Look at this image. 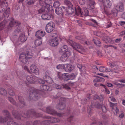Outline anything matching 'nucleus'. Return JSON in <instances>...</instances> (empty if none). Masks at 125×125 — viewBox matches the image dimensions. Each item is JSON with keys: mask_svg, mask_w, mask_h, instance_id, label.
I'll return each instance as SVG.
<instances>
[{"mask_svg": "<svg viewBox=\"0 0 125 125\" xmlns=\"http://www.w3.org/2000/svg\"><path fill=\"white\" fill-rule=\"evenodd\" d=\"M52 88L49 86L45 85H42L40 86V89L36 90L33 87H31L29 89L27 90V93L29 94L30 97H31V95L32 94V96L33 97L32 98L33 100L36 101L38 100L41 98L42 96V95L40 94V91H49L51 90Z\"/></svg>", "mask_w": 125, "mask_h": 125, "instance_id": "nucleus-1", "label": "nucleus"}, {"mask_svg": "<svg viewBox=\"0 0 125 125\" xmlns=\"http://www.w3.org/2000/svg\"><path fill=\"white\" fill-rule=\"evenodd\" d=\"M52 3L51 0H45L44 2L40 1V4L42 7L37 10V14H39L42 12L53 10V7L50 5Z\"/></svg>", "mask_w": 125, "mask_h": 125, "instance_id": "nucleus-2", "label": "nucleus"}, {"mask_svg": "<svg viewBox=\"0 0 125 125\" xmlns=\"http://www.w3.org/2000/svg\"><path fill=\"white\" fill-rule=\"evenodd\" d=\"M14 111H12V113L13 115L16 118L18 119H21V117H22L25 118L29 117L30 116H31V115L36 117H40L42 116V114L39 113H36L33 109L29 110L27 112L26 114H25V113H24L22 114L21 115H20L19 114L14 113Z\"/></svg>", "mask_w": 125, "mask_h": 125, "instance_id": "nucleus-3", "label": "nucleus"}, {"mask_svg": "<svg viewBox=\"0 0 125 125\" xmlns=\"http://www.w3.org/2000/svg\"><path fill=\"white\" fill-rule=\"evenodd\" d=\"M67 42L73 47L74 49L76 50L79 52L83 54V52L85 51L83 48L80 44L75 42L69 39L67 41Z\"/></svg>", "mask_w": 125, "mask_h": 125, "instance_id": "nucleus-4", "label": "nucleus"}, {"mask_svg": "<svg viewBox=\"0 0 125 125\" xmlns=\"http://www.w3.org/2000/svg\"><path fill=\"white\" fill-rule=\"evenodd\" d=\"M114 8L111 10V14L114 16H117L118 11H122L124 9L123 3L120 2L115 4Z\"/></svg>", "mask_w": 125, "mask_h": 125, "instance_id": "nucleus-5", "label": "nucleus"}, {"mask_svg": "<svg viewBox=\"0 0 125 125\" xmlns=\"http://www.w3.org/2000/svg\"><path fill=\"white\" fill-rule=\"evenodd\" d=\"M75 14L78 16L83 17V16H87L88 14V11L86 7H84L83 10L81 11V9L78 6H76L75 8Z\"/></svg>", "mask_w": 125, "mask_h": 125, "instance_id": "nucleus-6", "label": "nucleus"}, {"mask_svg": "<svg viewBox=\"0 0 125 125\" xmlns=\"http://www.w3.org/2000/svg\"><path fill=\"white\" fill-rule=\"evenodd\" d=\"M104 7L102 10V13L107 15L111 14V11L110 12L108 8H110L112 5V2L109 0H104Z\"/></svg>", "mask_w": 125, "mask_h": 125, "instance_id": "nucleus-7", "label": "nucleus"}, {"mask_svg": "<svg viewBox=\"0 0 125 125\" xmlns=\"http://www.w3.org/2000/svg\"><path fill=\"white\" fill-rule=\"evenodd\" d=\"M58 76L59 78L60 79L63 80L65 81L73 79L75 78L76 76L73 73H72L70 74H69L68 73L61 74L60 72L58 73Z\"/></svg>", "mask_w": 125, "mask_h": 125, "instance_id": "nucleus-8", "label": "nucleus"}, {"mask_svg": "<svg viewBox=\"0 0 125 125\" xmlns=\"http://www.w3.org/2000/svg\"><path fill=\"white\" fill-rule=\"evenodd\" d=\"M49 72L48 71H46L45 73V76H44L43 78L44 80L40 78L38 82L40 84H44L46 82L50 83H53V80L49 76Z\"/></svg>", "mask_w": 125, "mask_h": 125, "instance_id": "nucleus-9", "label": "nucleus"}, {"mask_svg": "<svg viewBox=\"0 0 125 125\" xmlns=\"http://www.w3.org/2000/svg\"><path fill=\"white\" fill-rule=\"evenodd\" d=\"M46 112L48 114L54 115H57L61 117L63 116V114L58 113L56 111L52 108L50 106H49L46 108Z\"/></svg>", "mask_w": 125, "mask_h": 125, "instance_id": "nucleus-10", "label": "nucleus"}, {"mask_svg": "<svg viewBox=\"0 0 125 125\" xmlns=\"http://www.w3.org/2000/svg\"><path fill=\"white\" fill-rule=\"evenodd\" d=\"M39 78L31 75L27 76L26 77L27 81L30 83H34L36 82H38Z\"/></svg>", "mask_w": 125, "mask_h": 125, "instance_id": "nucleus-11", "label": "nucleus"}, {"mask_svg": "<svg viewBox=\"0 0 125 125\" xmlns=\"http://www.w3.org/2000/svg\"><path fill=\"white\" fill-rule=\"evenodd\" d=\"M94 106L96 107L99 108L101 107L103 112H105L106 111V109L105 106L104 105H102L98 102H94L93 104V102H92V105H91V107H93V106Z\"/></svg>", "mask_w": 125, "mask_h": 125, "instance_id": "nucleus-12", "label": "nucleus"}, {"mask_svg": "<svg viewBox=\"0 0 125 125\" xmlns=\"http://www.w3.org/2000/svg\"><path fill=\"white\" fill-rule=\"evenodd\" d=\"M66 100L65 98L61 97L60 100L59 104L56 106V109L58 110H63L65 108V105L63 102Z\"/></svg>", "mask_w": 125, "mask_h": 125, "instance_id": "nucleus-13", "label": "nucleus"}, {"mask_svg": "<svg viewBox=\"0 0 125 125\" xmlns=\"http://www.w3.org/2000/svg\"><path fill=\"white\" fill-rule=\"evenodd\" d=\"M54 25L52 22H50L47 24L45 28L46 32L48 33L52 32L53 30Z\"/></svg>", "mask_w": 125, "mask_h": 125, "instance_id": "nucleus-14", "label": "nucleus"}, {"mask_svg": "<svg viewBox=\"0 0 125 125\" xmlns=\"http://www.w3.org/2000/svg\"><path fill=\"white\" fill-rule=\"evenodd\" d=\"M110 106L112 108L113 111L114 115H116L118 113L119 110L117 107V103H114L111 102H110Z\"/></svg>", "mask_w": 125, "mask_h": 125, "instance_id": "nucleus-15", "label": "nucleus"}, {"mask_svg": "<svg viewBox=\"0 0 125 125\" xmlns=\"http://www.w3.org/2000/svg\"><path fill=\"white\" fill-rule=\"evenodd\" d=\"M49 42L50 45L52 47H55L58 45L59 41L55 37L54 38L50 40Z\"/></svg>", "mask_w": 125, "mask_h": 125, "instance_id": "nucleus-16", "label": "nucleus"}, {"mask_svg": "<svg viewBox=\"0 0 125 125\" xmlns=\"http://www.w3.org/2000/svg\"><path fill=\"white\" fill-rule=\"evenodd\" d=\"M19 60L23 63H26L28 61V58L25 53H22L20 54L19 56Z\"/></svg>", "mask_w": 125, "mask_h": 125, "instance_id": "nucleus-17", "label": "nucleus"}, {"mask_svg": "<svg viewBox=\"0 0 125 125\" xmlns=\"http://www.w3.org/2000/svg\"><path fill=\"white\" fill-rule=\"evenodd\" d=\"M99 70L100 71L102 72H112L113 73H117V72L116 70L114 69V70H111L110 69L106 68L103 66H100L99 67Z\"/></svg>", "mask_w": 125, "mask_h": 125, "instance_id": "nucleus-18", "label": "nucleus"}, {"mask_svg": "<svg viewBox=\"0 0 125 125\" xmlns=\"http://www.w3.org/2000/svg\"><path fill=\"white\" fill-rule=\"evenodd\" d=\"M0 5V12H2L4 11L8 6V4L5 0L3 1Z\"/></svg>", "mask_w": 125, "mask_h": 125, "instance_id": "nucleus-19", "label": "nucleus"}, {"mask_svg": "<svg viewBox=\"0 0 125 125\" xmlns=\"http://www.w3.org/2000/svg\"><path fill=\"white\" fill-rule=\"evenodd\" d=\"M62 86L60 85L56 84H53V86L55 88L57 89H60L62 88V87L63 88L67 89L68 90H69L70 89V87H69L68 85L65 84H63L61 85Z\"/></svg>", "mask_w": 125, "mask_h": 125, "instance_id": "nucleus-20", "label": "nucleus"}, {"mask_svg": "<svg viewBox=\"0 0 125 125\" xmlns=\"http://www.w3.org/2000/svg\"><path fill=\"white\" fill-rule=\"evenodd\" d=\"M30 70L32 73L37 75L39 74V70L35 65H31L30 67Z\"/></svg>", "mask_w": 125, "mask_h": 125, "instance_id": "nucleus-21", "label": "nucleus"}, {"mask_svg": "<svg viewBox=\"0 0 125 125\" xmlns=\"http://www.w3.org/2000/svg\"><path fill=\"white\" fill-rule=\"evenodd\" d=\"M42 17L44 20H52L54 18V16L52 14L48 13L42 14Z\"/></svg>", "mask_w": 125, "mask_h": 125, "instance_id": "nucleus-22", "label": "nucleus"}, {"mask_svg": "<svg viewBox=\"0 0 125 125\" xmlns=\"http://www.w3.org/2000/svg\"><path fill=\"white\" fill-rule=\"evenodd\" d=\"M61 59L63 62L66 61L68 59V57L70 56L71 53L70 51H67L66 53H63Z\"/></svg>", "mask_w": 125, "mask_h": 125, "instance_id": "nucleus-23", "label": "nucleus"}, {"mask_svg": "<svg viewBox=\"0 0 125 125\" xmlns=\"http://www.w3.org/2000/svg\"><path fill=\"white\" fill-rule=\"evenodd\" d=\"M45 34L44 31L39 30L37 31L35 33V36L41 39L42 37L44 36Z\"/></svg>", "mask_w": 125, "mask_h": 125, "instance_id": "nucleus-24", "label": "nucleus"}, {"mask_svg": "<svg viewBox=\"0 0 125 125\" xmlns=\"http://www.w3.org/2000/svg\"><path fill=\"white\" fill-rule=\"evenodd\" d=\"M73 69V67L70 64H64V70L66 72H69L72 71Z\"/></svg>", "mask_w": 125, "mask_h": 125, "instance_id": "nucleus-25", "label": "nucleus"}, {"mask_svg": "<svg viewBox=\"0 0 125 125\" xmlns=\"http://www.w3.org/2000/svg\"><path fill=\"white\" fill-rule=\"evenodd\" d=\"M20 24L21 23L20 22L14 20L12 18L11 19L10 22L9 23V26L12 27L15 25L16 26H19Z\"/></svg>", "mask_w": 125, "mask_h": 125, "instance_id": "nucleus-26", "label": "nucleus"}, {"mask_svg": "<svg viewBox=\"0 0 125 125\" xmlns=\"http://www.w3.org/2000/svg\"><path fill=\"white\" fill-rule=\"evenodd\" d=\"M45 118H46L49 119L50 123L58 122L60 121V120L58 118H54L53 117H51L49 116H46Z\"/></svg>", "mask_w": 125, "mask_h": 125, "instance_id": "nucleus-27", "label": "nucleus"}, {"mask_svg": "<svg viewBox=\"0 0 125 125\" xmlns=\"http://www.w3.org/2000/svg\"><path fill=\"white\" fill-rule=\"evenodd\" d=\"M27 37L25 35V33L24 32H21L19 37V40L21 42H25L27 40Z\"/></svg>", "mask_w": 125, "mask_h": 125, "instance_id": "nucleus-28", "label": "nucleus"}, {"mask_svg": "<svg viewBox=\"0 0 125 125\" xmlns=\"http://www.w3.org/2000/svg\"><path fill=\"white\" fill-rule=\"evenodd\" d=\"M104 97L103 95L101 94L100 95V96H98V95H95L93 97L94 99L96 100L97 99L99 100L100 101L101 104H102L103 100L104 98Z\"/></svg>", "mask_w": 125, "mask_h": 125, "instance_id": "nucleus-29", "label": "nucleus"}, {"mask_svg": "<svg viewBox=\"0 0 125 125\" xmlns=\"http://www.w3.org/2000/svg\"><path fill=\"white\" fill-rule=\"evenodd\" d=\"M65 3L68 6L69 9L71 10L72 12H74L75 11V7H74V9H73V5L69 1L67 0H66L65 1Z\"/></svg>", "mask_w": 125, "mask_h": 125, "instance_id": "nucleus-30", "label": "nucleus"}, {"mask_svg": "<svg viewBox=\"0 0 125 125\" xmlns=\"http://www.w3.org/2000/svg\"><path fill=\"white\" fill-rule=\"evenodd\" d=\"M89 1V4L88 6V8L90 10L93 9L94 8V4L95 2L94 1L92 0H87Z\"/></svg>", "mask_w": 125, "mask_h": 125, "instance_id": "nucleus-31", "label": "nucleus"}, {"mask_svg": "<svg viewBox=\"0 0 125 125\" xmlns=\"http://www.w3.org/2000/svg\"><path fill=\"white\" fill-rule=\"evenodd\" d=\"M94 76L97 77L95 79L93 80V82L94 83L102 82L104 81V79L102 77L98 76L96 75H94Z\"/></svg>", "mask_w": 125, "mask_h": 125, "instance_id": "nucleus-32", "label": "nucleus"}, {"mask_svg": "<svg viewBox=\"0 0 125 125\" xmlns=\"http://www.w3.org/2000/svg\"><path fill=\"white\" fill-rule=\"evenodd\" d=\"M7 21L6 20H4L0 23V31L2 30L7 24Z\"/></svg>", "mask_w": 125, "mask_h": 125, "instance_id": "nucleus-33", "label": "nucleus"}, {"mask_svg": "<svg viewBox=\"0 0 125 125\" xmlns=\"http://www.w3.org/2000/svg\"><path fill=\"white\" fill-rule=\"evenodd\" d=\"M10 8H8L3 13V15L5 18H8L9 17L10 13Z\"/></svg>", "mask_w": 125, "mask_h": 125, "instance_id": "nucleus-34", "label": "nucleus"}, {"mask_svg": "<svg viewBox=\"0 0 125 125\" xmlns=\"http://www.w3.org/2000/svg\"><path fill=\"white\" fill-rule=\"evenodd\" d=\"M61 52L63 53H66L67 51H69L68 50V48L67 45H64L62 46L61 48Z\"/></svg>", "mask_w": 125, "mask_h": 125, "instance_id": "nucleus-35", "label": "nucleus"}, {"mask_svg": "<svg viewBox=\"0 0 125 125\" xmlns=\"http://www.w3.org/2000/svg\"><path fill=\"white\" fill-rule=\"evenodd\" d=\"M104 40L107 43H112L114 42V41L112 40L109 37H107L104 39Z\"/></svg>", "mask_w": 125, "mask_h": 125, "instance_id": "nucleus-36", "label": "nucleus"}, {"mask_svg": "<svg viewBox=\"0 0 125 125\" xmlns=\"http://www.w3.org/2000/svg\"><path fill=\"white\" fill-rule=\"evenodd\" d=\"M62 9L60 7L56 8L55 10V13L58 15L62 14Z\"/></svg>", "mask_w": 125, "mask_h": 125, "instance_id": "nucleus-37", "label": "nucleus"}, {"mask_svg": "<svg viewBox=\"0 0 125 125\" xmlns=\"http://www.w3.org/2000/svg\"><path fill=\"white\" fill-rule=\"evenodd\" d=\"M42 125H49L50 123L49 119L48 120H46L41 122Z\"/></svg>", "mask_w": 125, "mask_h": 125, "instance_id": "nucleus-38", "label": "nucleus"}, {"mask_svg": "<svg viewBox=\"0 0 125 125\" xmlns=\"http://www.w3.org/2000/svg\"><path fill=\"white\" fill-rule=\"evenodd\" d=\"M28 59L32 58L33 56V54L31 51L29 52H27L26 53H25Z\"/></svg>", "mask_w": 125, "mask_h": 125, "instance_id": "nucleus-39", "label": "nucleus"}, {"mask_svg": "<svg viewBox=\"0 0 125 125\" xmlns=\"http://www.w3.org/2000/svg\"><path fill=\"white\" fill-rule=\"evenodd\" d=\"M93 40L94 42V44L96 45L99 46H100L101 42L99 40V39H96V37H95L94 38Z\"/></svg>", "mask_w": 125, "mask_h": 125, "instance_id": "nucleus-40", "label": "nucleus"}, {"mask_svg": "<svg viewBox=\"0 0 125 125\" xmlns=\"http://www.w3.org/2000/svg\"><path fill=\"white\" fill-rule=\"evenodd\" d=\"M8 99L12 104L16 106H18V104L16 103L14 100L13 98L11 97H9Z\"/></svg>", "mask_w": 125, "mask_h": 125, "instance_id": "nucleus-41", "label": "nucleus"}, {"mask_svg": "<svg viewBox=\"0 0 125 125\" xmlns=\"http://www.w3.org/2000/svg\"><path fill=\"white\" fill-rule=\"evenodd\" d=\"M42 42L41 39L39 38L36 40L35 42L36 45H40L42 43Z\"/></svg>", "mask_w": 125, "mask_h": 125, "instance_id": "nucleus-42", "label": "nucleus"}, {"mask_svg": "<svg viewBox=\"0 0 125 125\" xmlns=\"http://www.w3.org/2000/svg\"><path fill=\"white\" fill-rule=\"evenodd\" d=\"M18 99L20 101V102L22 105V106L25 105V102L23 101V98L21 96H19Z\"/></svg>", "mask_w": 125, "mask_h": 125, "instance_id": "nucleus-43", "label": "nucleus"}, {"mask_svg": "<svg viewBox=\"0 0 125 125\" xmlns=\"http://www.w3.org/2000/svg\"><path fill=\"white\" fill-rule=\"evenodd\" d=\"M64 65L63 64H59L56 67V68L58 69H64Z\"/></svg>", "mask_w": 125, "mask_h": 125, "instance_id": "nucleus-44", "label": "nucleus"}, {"mask_svg": "<svg viewBox=\"0 0 125 125\" xmlns=\"http://www.w3.org/2000/svg\"><path fill=\"white\" fill-rule=\"evenodd\" d=\"M6 93V91L4 89L2 88H0V94L3 95H5Z\"/></svg>", "mask_w": 125, "mask_h": 125, "instance_id": "nucleus-45", "label": "nucleus"}, {"mask_svg": "<svg viewBox=\"0 0 125 125\" xmlns=\"http://www.w3.org/2000/svg\"><path fill=\"white\" fill-rule=\"evenodd\" d=\"M100 85L103 86L105 88V93L108 94H109L110 93V91L108 89L106 88V87L105 85L102 84H101Z\"/></svg>", "mask_w": 125, "mask_h": 125, "instance_id": "nucleus-46", "label": "nucleus"}, {"mask_svg": "<svg viewBox=\"0 0 125 125\" xmlns=\"http://www.w3.org/2000/svg\"><path fill=\"white\" fill-rule=\"evenodd\" d=\"M60 5V2L58 1H56L53 4V6L55 7H57L59 6Z\"/></svg>", "mask_w": 125, "mask_h": 125, "instance_id": "nucleus-47", "label": "nucleus"}, {"mask_svg": "<svg viewBox=\"0 0 125 125\" xmlns=\"http://www.w3.org/2000/svg\"><path fill=\"white\" fill-rule=\"evenodd\" d=\"M8 92L9 94L10 95L13 96L14 94V93L12 90L10 89L8 90Z\"/></svg>", "mask_w": 125, "mask_h": 125, "instance_id": "nucleus-48", "label": "nucleus"}, {"mask_svg": "<svg viewBox=\"0 0 125 125\" xmlns=\"http://www.w3.org/2000/svg\"><path fill=\"white\" fill-rule=\"evenodd\" d=\"M92 120L93 122L91 124V125H96V123L97 121L96 119L95 118H94L93 119H92Z\"/></svg>", "mask_w": 125, "mask_h": 125, "instance_id": "nucleus-49", "label": "nucleus"}, {"mask_svg": "<svg viewBox=\"0 0 125 125\" xmlns=\"http://www.w3.org/2000/svg\"><path fill=\"white\" fill-rule=\"evenodd\" d=\"M82 41H83V40H81L80 41V42L82 43H85L87 45H89L91 44V42L89 41H85L83 42V41L82 42Z\"/></svg>", "mask_w": 125, "mask_h": 125, "instance_id": "nucleus-50", "label": "nucleus"}, {"mask_svg": "<svg viewBox=\"0 0 125 125\" xmlns=\"http://www.w3.org/2000/svg\"><path fill=\"white\" fill-rule=\"evenodd\" d=\"M27 84L26 83L25 84V85L22 84L21 86H20V87L21 88V89L25 90L26 89L25 86H27Z\"/></svg>", "mask_w": 125, "mask_h": 125, "instance_id": "nucleus-51", "label": "nucleus"}, {"mask_svg": "<svg viewBox=\"0 0 125 125\" xmlns=\"http://www.w3.org/2000/svg\"><path fill=\"white\" fill-rule=\"evenodd\" d=\"M107 64L108 65H109L112 68L114 67L115 66V65L113 63L108 62Z\"/></svg>", "mask_w": 125, "mask_h": 125, "instance_id": "nucleus-52", "label": "nucleus"}, {"mask_svg": "<svg viewBox=\"0 0 125 125\" xmlns=\"http://www.w3.org/2000/svg\"><path fill=\"white\" fill-rule=\"evenodd\" d=\"M26 2L29 5H31L33 3L32 0H27Z\"/></svg>", "mask_w": 125, "mask_h": 125, "instance_id": "nucleus-53", "label": "nucleus"}, {"mask_svg": "<svg viewBox=\"0 0 125 125\" xmlns=\"http://www.w3.org/2000/svg\"><path fill=\"white\" fill-rule=\"evenodd\" d=\"M87 112L90 115L92 114L91 110V108H90V107L87 108Z\"/></svg>", "mask_w": 125, "mask_h": 125, "instance_id": "nucleus-54", "label": "nucleus"}, {"mask_svg": "<svg viewBox=\"0 0 125 125\" xmlns=\"http://www.w3.org/2000/svg\"><path fill=\"white\" fill-rule=\"evenodd\" d=\"M79 2L80 4L83 5L84 4L85 1L84 0H79Z\"/></svg>", "mask_w": 125, "mask_h": 125, "instance_id": "nucleus-55", "label": "nucleus"}, {"mask_svg": "<svg viewBox=\"0 0 125 125\" xmlns=\"http://www.w3.org/2000/svg\"><path fill=\"white\" fill-rule=\"evenodd\" d=\"M110 100L113 102L116 101L115 99L114 98V97L112 96L109 97Z\"/></svg>", "mask_w": 125, "mask_h": 125, "instance_id": "nucleus-56", "label": "nucleus"}, {"mask_svg": "<svg viewBox=\"0 0 125 125\" xmlns=\"http://www.w3.org/2000/svg\"><path fill=\"white\" fill-rule=\"evenodd\" d=\"M121 40L122 39L121 38L117 39L115 40V42L116 43H118L121 41Z\"/></svg>", "mask_w": 125, "mask_h": 125, "instance_id": "nucleus-57", "label": "nucleus"}, {"mask_svg": "<svg viewBox=\"0 0 125 125\" xmlns=\"http://www.w3.org/2000/svg\"><path fill=\"white\" fill-rule=\"evenodd\" d=\"M107 124V123L106 122L104 123L103 122H99V125H106Z\"/></svg>", "mask_w": 125, "mask_h": 125, "instance_id": "nucleus-58", "label": "nucleus"}, {"mask_svg": "<svg viewBox=\"0 0 125 125\" xmlns=\"http://www.w3.org/2000/svg\"><path fill=\"white\" fill-rule=\"evenodd\" d=\"M73 119V116H70V117L67 119V120L71 122L72 120Z\"/></svg>", "mask_w": 125, "mask_h": 125, "instance_id": "nucleus-59", "label": "nucleus"}, {"mask_svg": "<svg viewBox=\"0 0 125 125\" xmlns=\"http://www.w3.org/2000/svg\"><path fill=\"white\" fill-rule=\"evenodd\" d=\"M119 23L121 26L124 25L125 24V21H121L119 22Z\"/></svg>", "mask_w": 125, "mask_h": 125, "instance_id": "nucleus-60", "label": "nucleus"}, {"mask_svg": "<svg viewBox=\"0 0 125 125\" xmlns=\"http://www.w3.org/2000/svg\"><path fill=\"white\" fill-rule=\"evenodd\" d=\"M106 85L109 87H111L113 85L112 84L109 83H107L106 84Z\"/></svg>", "mask_w": 125, "mask_h": 125, "instance_id": "nucleus-61", "label": "nucleus"}, {"mask_svg": "<svg viewBox=\"0 0 125 125\" xmlns=\"http://www.w3.org/2000/svg\"><path fill=\"white\" fill-rule=\"evenodd\" d=\"M24 69L25 71H27L28 72H30V71L27 66H24Z\"/></svg>", "mask_w": 125, "mask_h": 125, "instance_id": "nucleus-62", "label": "nucleus"}, {"mask_svg": "<svg viewBox=\"0 0 125 125\" xmlns=\"http://www.w3.org/2000/svg\"><path fill=\"white\" fill-rule=\"evenodd\" d=\"M77 66L78 68L80 69H81L82 67V66L81 64H77Z\"/></svg>", "mask_w": 125, "mask_h": 125, "instance_id": "nucleus-63", "label": "nucleus"}, {"mask_svg": "<svg viewBox=\"0 0 125 125\" xmlns=\"http://www.w3.org/2000/svg\"><path fill=\"white\" fill-rule=\"evenodd\" d=\"M14 8L15 10H17L20 9V7L18 5H16L15 6Z\"/></svg>", "mask_w": 125, "mask_h": 125, "instance_id": "nucleus-64", "label": "nucleus"}]
</instances>
